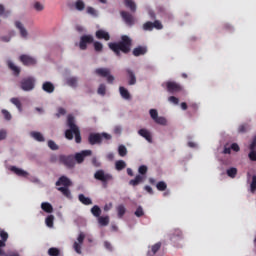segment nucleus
Wrapping results in <instances>:
<instances>
[{
	"instance_id": "19",
	"label": "nucleus",
	"mask_w": 256,
	"mask_h": 256,
	"mask_svg": "<svg viewBox=\"0 0 256 256\" xmlns=\"http://www.w3.org/2000/svg\"><path fill=\"white\" fill-rule=\"evenodd\" d=\"M138 135H140V137H143L144 139H146V141H148V143H153V138H151V132H149V130L142 128L138 131Z\"/></svg>"
},
{
	"instance_id": "48",
	"label": "nucleus",
	"mask_w": 256,
	"mask_h": 256,
	"mask_svg": "<svg viewBox=\"0 0 256 256\" xmlns=\"http://www.w3.org/2000/svg\"><path fill=\"white\" fill-rule=\"evenodd\" d=\"M251 193H255L256 191V175L252 176V182L250 184Z\"/></svg>"
},
{
	"instance_id": "47",
	"label": "nucleus",
	"mask_w": 256,
	"mask_h": 256,
	"mask_svg": "<svg viewBox=\"0 0 256 256\" xmlns=\"http://www.w3.org/2000/svg\"><path fill=\"white\" fill-rule=\"evenodd\" d=\"M156 187L158 191H165V189H167V183H165L164 181H160L157 183Z\"/></svg>"
},
{
	"instance_id": "55",
	"label": "nucleus",
	"mask_w": 256,
	"mask_h": 256,
	"mask_svg": "<svg viewBox=\"0 0 256 256\" xmlns=\"http://www.w3.org/2000/svg\"><path fill=\"white\" fill-rule=\"evenodd\" d=\"M0 41L3 43H10L11 42V36L5 35V36H0Z\"/></svg>"
},
{
	"instance_id": "11",
	"label": "nucleus",
	"mask_w": 256,
	"mask_h": 256,
	"mask_svg": "<svg viewBox=\"0 0 256 256\" xmlns=\"http://www.w3.org/2000/svg\"><path fill=\"white\" fill-rule=\"evenodd\" d=\"M60 163L68 167V169H73L75 167V157L73 156H60Z\"/></svg>"
},
{
	"instance_id": "63",
	"label": "nucleus",
	"mask_w": 256,
	"mask_h": 256,
	"mask_svg": "<svg viewBox=\"0 0 256 256\" xmlns=\"http://www.w3.org/2000/svg\"><path fill=\"white\" fill-rule=\"evenodd\" d=\"M92 163H93L94 167H101V162H99V160H97V158H93Z\"/></svg>"
},
{
	"instance_id": "43",
	"label": "nucleus",
	"mask_w": 256,
	"mask_h": 256,
	"mask_svg": "<svg viewBox=\"0 0 256 256\" xmlns=\"http://www.w3.org/2000/svg\"><path fill=\"white\" fill-rule=\"evenodd\" d=\"M55 221V216L53 215H49L48 217H46L45 219V223L46 225L51 229L53 228V223Z\"/></svg>"
},
{
	"instance_id": "9",
	"label": "nucleus",
	"mask_w": 256,
	"mask_h": 256,
	"mask_svg": "<svg viewBox=\"0 0 256 256\" xmlns=\"http://www.w3.org/2000/svg\"><path fill=\"white\" fill-rule=\"evenodd\" d=\"M22 91H33L35 89V79L33 77L24 78L21 81Z\"/></svg>"
},
{
	"instance_id": "12",
	"label": "nucleus",
	"mask_w": 256,
	"mask_h": 256,
	"mask_svg": "<svg viewBox=\"0 0 256 256\" xmlns=\"http://www.w3.org/2000/svg\"><path fill=\"white\" fill-rule=\"evenodd\" d=\"M92 153L93 152L91 150H83L79 153H76L74 156V161L81 164V163H83V161H85V157H90V155H92Z\"/></svg>"
},
{
	"instance_id": "24",
	"label": "nucleus",
	"mask_w": 256,
	"mask_h": 256,
	"mask_svg": "<svg viewBox=\"0 0 256 256\" xmlns=\"http://www.w3.org/2000/svg\"><path fill=\"white\" fill-rule=\"evenodd\" d=\"M167 89L170 93H175L177 91H181V85L177 82H167Z\"/></svg>"
},
{
	"instance_id": "53",
	"label": "nucleus",
	"mask_w": 256,
	"mask_h": 256,
	"mask_svg": "<svg viewBox=\"0 0 256 256\" xmlns=\"http://www.w3.org/2000/svg\"><path fill=\"white\" fill-rule=\"evenodd\" d=\"M169 103H173V105H179V98L175 96H170L168 98Z\"/></svg>"
},
{
	"instance_id": "44",
	"label": "nucleus",
	"mask_w": 256,
	"mask_h": 256,
	"mask_svg": "<svg viewBox=\"0 0 256 256\" xmlns=\"http://www.w3.org/2000/svg\"><path fill=\"white\" fill-rule=\"evenodd\" d=\"M227 175L228 177H231V179H235V177L237 176V168H234V167L229 168L227 170Z\"/></svg>"
},
{
	"instance_id": "7",
	"label": "nucleus",
	"mask_w": 256,
	"mask_h": 256,
	"mask_svg": "<svg viewBox=\"0 0 256 256\" xmlns=\"http://www.w3.org/2000/svg\"><path fill=\"white\" fill-rule=\"evenodd\" d=\"M94 179H96V181H101L103 185H107L109 181H113V175L105 172V170H97L94 173Z\"/></svg>"
},
{
	"instance_id": "33",
	"label": "nucleus",
	"mask_w": 256,
	"mask_h": 256,
	"mask_svg": "<svg viewBox=\"0 0 256 256\" xmlns=\"http://www.w3.org/2000/svg\"><path fill=\"white\" fill-rule=\"evenodd\" d=\"M125 6L132 11V13H135L137 11V4L133 0H124Z\"/></svg>"
},
{
	"instance_id": "32",
	"label": "nucleus",
	"mask_w": 256,
	"mask_h": 256,
	"mask_svg": "<svg viewBox=\"0 0 256 256\" xmlns=\"http://www.w3.org/2000/svg\"><path fill=\"white\" fill-rule=\"evenodd\" d=\"M41 209L45 213H53V205H51V203H49V202H42Z\"/></svg>"
},
{
	"instance_id": "38",
	"label": "nucleus",
	"mask_w": 256,
	"mask_h": 256,
	"mask_svg": "<svg viewBox=\"0 0 256 256\" xmlns=\"http://www.w3.org/2000/svg\"><path fill=\"white\" fill-rule=\"evenodd\" d=\"M160 249H161V242H158V243L154 244L151 247V251H148V256L155 255V253H157V251H159Z\"/></svg>"
},
{
	"instance_id": "34",
	"label": "nucleus",
	"mask_w": 256,
	"mask_h": 256,
	"mask_svg": "<svg viewBox=\"0 0 256 256\" xmlns=\"http://www.w3.org/2000/svg\"><path fill=\"white\" fill-rule=\"evenodd\" d=\"M147 53V48L139 46L133 50V55L139 57V55H145Z\"/></svg>"
},
{
	"instance_id": "10",
	"label": "nucleus",
	"mask_w": 256,
	"mask_h": 256,
	"mask_svg": "<svg viewBox=\"0 0 256 256\" xmlns=\"http://www.w3.org/2000/svg\"><path fill=\"white\" fill-rule=\"evenodd\" d=\"M83 241H85V233L81 232L78 235L77 241L73 244V249L78 255H81L82 253L81 246L83 245Z\"/></svg>"
},
{
	"instance_id": "28",
	"label": "nucleus",
	"mask_w": 256,
	"mask_h": 256,
	"mask_svg": "<svg viewBox=\"0 0 256 256\" xmlns=\"http://www.w3.org/2000/svg\"><path fill=\"white\" fill-rule=\"evenodd\" d=\"M7 65L9 67V69H11V71H13V73L15 75H19V73H21V68H19L17 65H15V63H13V61L8 60Z\"/></svg>"
},
{
	"instance_id": "6",
	"label": "nucleus",
	"mask_w": 256,
	"mask_h": 256,
	"mask_svg": "<svg viewBox=\"0 0 256 256\" xmlns=\"http://www.w3.org/2000/svg\"><path fill=\"white\" fill-rule=\"evenodd\" d=\"M103 139H105L106 141H110V139H112V136H111V134H108V133L90 134L89 143H90V145H97V144L101 143V141H103Z\"/></svg>"
},
{
	"instance_id": "39",
	"label": "nucleus",
	"mask_w": 256,
	"mask_h": 256,
	"mask_svg": "<svg viewBox=\"0 0 256 256\" xmlns=\"http://www.w3.org/2000/svg\"><path fill=\"white\" fill-rule=\"evenodd\" d=\"M115 167H116L117 171H123V169H125L127 167V163H125V161H123V160H118L115 163Z\"/></svg>"
},
{
	"instance_id": "51",
	"label": "nucleus",
	"mask_w": 256,
	"mask_h": 256,
	"mask_svg": "<svg viewBox=\"0 0 256 256\" xmlns=\"http://www.w3.org/2000/svg\"><path fill=\"white\" fill-rule=\"evenodd\" d=\"M48 255H50V256H59V249L58 248H50L48 250Z\"/></svg>"
},
{
	"instance_id": "35",
	"label": "nucleus",
	"mask_w": 256,
	"mask_h": 256,
	"mask_svg": "<svg viewBox=\"0 0 256 256\" xmlns=\"http://www.w3.org/2000/svg\"><path fill=\"white\" fill-rule=\"evenodd\" d=\"M78 199H79L80 203H83V205H93V201L91 200V198L86 197L83 194H80L78 196Z\"/></svg>"
},
{
	"instance_id": "18",
	"label": "nucleus",
	"mask_w": 256,
	"mask_h": 256,
	"mask_svg": "<svg viewBox=\"0 0 256 256\" xmlns=\"http://www.w3.org/2000/svg\"><path fill=\"white\" fill-rule=\"evenodd\" d=\"M10 171H12V173H15V175H18V177H28L29 176V172H27L21 168H17V166H11Z\"/></svg>"
},
{
	"instance_id": "56",
	"label": "nucleus",
	"mask_w": 256,
	"mask_h": 256,
	"mask_svg": "<svg viewBox=\"0 0 256 256\" xmlns=\"http://www.w3.org/2000/svg\"><path fill=\"white\" fill-rule=\"evenodd\" d=\"M248 157L251 161H256V150H250Z\"/></svg>"
},
{
	"instance_id": "64",
	"label": "nucleus",
	"mask_w": 256,
	"mask_h": 256,
	"mask_svg": "<svg viewBox=\"0 0 256 256\" xmlns=\"http://www.w3.org/2000/svg\"><path fill=\"white\" fill-rule=\"evenodd\" d=\"M188 147H190L191 149H197L198 145L197 143L190 141L188 142Z\"/></svg>"
},
{
	"instance_id": "1",
	"label": "nucleus",
	"mask_w": 256,
	"mask_h": 256,
	"mask_svg": "<svg viewBox=\"0 0 256 256\" xmlns=\"http://www.w3.org/2000/svg\"><path fill=\"white\" fill-rule=\"evenodd\" d=\"M67 127H69V129L65 131L66 139L71 140L75 135L76 143H81V131H79V127L75 124V117L73 115H68Z\"/></svg>"
},
{
	"instance_id": "16",
	"label": "nucleus",
	"mask_w": 256,
	"mask_h": 256,
	"mask_svg": "<svg viewBox=\"0 0 256 256\" xmlns=\"http://www.w3.org/2000/svg\"><path fill=\"white\" fill-rule=\"evenodd\" d=\"M20 61L23 63V65H35L37 63V59L29 55L20 56Z\"/></svg>"
},
{
	"instance_id": "54",
	"label": "nucleus",
	"mask_w": 256,
	"mask_h": 256,
	"mask_svg": "<svg viewBox=\"0 0 256 256\" xmlns=\"http://www.w3.org/2000/svg\"><path fill=\"white\" fill-rule=\"evenodd\" d=\"M67 111L65 108H58V111L56 113V117H63V115H66Z\"/></svg>"
},
{
	"instance_id": "52",
	"label": "nucleus",
	"mask_w": 256,
	"mask_h": 256,
	"mask_svg": "<svg viewBox=\"0 0 256 256\" xmlns=\"http://www.w3.org/2000/svg\"><path fill=\"white\" fill-rule=\"evenodd\" d=\"M136 217H143L145 215V212L143 211V207H138L134 213Z\"/></svg>"
},
{
	"instance_id": "29",
	"label": "nucleus",
	"mask_w": 256,
	"mask_h": 256,
	"mask_svg": "<svg viewBox=\"0 0 256 256\" xmlns=\"http://www.w3.org/2000/svg\"><path fill=\"white\" fill-rule=\"evenodd\" d=\"M109 73H111V70H109L108 68H97L95 70V74L99 77H107Z\"/></svg>"
},
{
	"instance_id": "20",
	"label": "nucleus",
	"mask_w": 256,
	"mask_h": 256,
	"mask_svg": "<svg viewBox=\"0 0 256 256\" xmlns=\"http://www.w3.org/2000/svg\"><path fill=\"white\" fill-rule=\"evenodd\" d=\"M119 93L122 99H124L125 101H131V93L129 92V90H127V88L120 86Z\"/></svg>"
},
{
	"instance_id": "23",
	"label": "nucleus",
	"mask_w": 256,
	"mask_h": 256,
	"mask_svg": "<svg viewBox=\"0 0 256 256\" xmlns=\"http://www.w3.org/2000/svg\"><path fill=\"white\" fill-rule=\"evenodd\" d=\"M122 18L124 19L125 23L127 25H134L135 24V18H133V15H131L128 12H121Z\"/></svg>"
},
{
	"instance_id": "61",
	"label": "nucleus",
	"mask_w": 256,
	"mask_h": 256,
	"mask_svg": "<svg viewBox=\"0 0 256 256\" xmlns=\"http://www.w3.org/2000/svg\"><path fill=\"white\" fill-rule=\"evenodd\" d=\"M231 149H232L233 151L239 152V151H240L239 144L233 143V144L231 145Z\"/></svg>"
},
{
	"instance_id": "2",
	"label": "nucleus",
	"mask_w": 256,
	"mask_h": 256,
	"mask_svg": "<svg viewBox=\"0 0 256 256\" xmlns=\"http://www.w3.org/2000/svg\"><path fill=\"white\" fill-rule=\"evenodd\" d=\"M109 47L119 57L122 53H129L131 51V38L122 36V41L119 43H109Z\"/></svg>"
},
{
	"instance_id": "36",
	"label": "nucleus",
	"mask_w": 256,
	"mask_h": 256,
	"mask_svg": "<svg viewBox=\"0 0 256 256\" xmlns=\"http://www.w3.org/2000/svg\"><path fill=\"white\" fill-rule=\"evenodd\" d=\"M98 223L101 227H107L109 225V216H99Z\"/></svg>"
},
{
	"instance_id": "49",
	"label": "nucleus",
	"mask_w": 256,
	"mask_h": 256,
	"mask_svg": "<svg viewBox=\"0 0 256 256\" xmlns=\"http://www.w3.org/2000/svg\"><path fill=\"white\" fill-rule=\"evenodd\" d=\"M34 9L36 11H43V9H45V5H43L41 2H34Z\"/></svg>"
},
{
	"instance_id": "37",
	"label": "nucleus",
	"mask_w": 256,
	"mask_h": 256,
	"mask_svg": "<svg viewBox=\"0 0 256 256\" xmlns=\"http://www.w3.org/2000/svg\"><path fill=\"white\" fill-rule=\"evenodd\" d=\"M1 113H2V116H3V119H4V121H12L13 120V114H11L10 112H9V110H7V109H2L1 110Z\"/></svg>"
},
{
	"instance_id": "25",
	"label": "nucleus",
	"mask_w": 256,
	"mask_h": 256,
	"mask_svg": "<svg viewBox=\"0 0 256 256\" xmlns=\"http://www.w3.org/2000/svg\"><path fill=\"white\" fill-rule=\"evenodd\" d=\"M96 37H97V39H104V41H109L111 39L109 32L102 30V29L96 31Z\"/></svg>"
},
{
	"instance_id": "21",
	"label": "nucleus",
	"mask_w": 256,
	"mask_h": 256,
	"mask_svg": "<svg viewBox=\"0 0 256 256\" xmlns=\"http://www.w3.org/2000/svg\"><path fill=\"white\" fill-rule=\"evenodd\" d=\"M42 91H44L45 93H54L55 92V85H53V83L47 81V82H44L42 84Z\"/></svg>"
},
{
	"instance_id": "41",
	"label": "nucleus",
	"mask_w": 256,
	"mask_h": 256,
	"mask_svg": "<svg viewBox=\"0 0 256 256\" xmlns=\"http://www.w3.org/2000/svg\"><path fill=\"white\" fill-rule=\"evenodd\" d=\"M91 213L94 217H97L99 219V217H101V208L95 205L91 208Z\"/></svg>"
},
{
	"instance_id": "15",
	"label": "nucleus",
	"mask_w": 256,
	"mask_h": 256,
	"mask_svg": "<svg viewBox=\"0 0 256 256\" xmlns=\"http://www.w3.org/2000/svg\"><path fill=\"white\" fill-rule=\"evenodd\" d=\"M0 237L2 239L0 240V256H1V255H5V250L3 249V247H5L7 243V239H9V234L5 231H1Z\"/></svg>"
},
{
	"instance_id": "50",
	"label": "nucleus",
	"mask_w": 256,
	"mask_h": 256,
	"mask_svg": "<svg viewBox=\"0 0 256 256\" xmlns=\"http://www.w3.org/2000/svg\"><path fill=\"white\" fill-rule=\"evenodd\" d=\"M48 147L52 149V151H57V149H59V146H57L53 140L48 141Z\"/></svg>"
},
{
	"instance_id": "40",
	"label": "nucleus",
	"mask_w": 256,
	"mask_h": 256,
	"mask_svg": "<svg viewBox=\"0 0 256 256\" xmlns=\"http://www.w3.org/2000/svg\"><path fill=\"white\" fill-rule=\"evenodd\" d=\"M127 153L128 151L125 145L121 144L118 146V155H120V157H125Z\"/></svg>"
},
{
	"instance_id": "8",
	"label": "nucleus",
	"mask_w": 256,
	"mask_h": 256,
	"mask_svg": "<svg viewBox=\"0 0 256 256\" xmlns=\"http://www.w3.org/2000/svg\"><path fill=\"white\" fill-rule=\"evenodd\" d=\"M14 25L18 30L21 39H23L24 41L29 40V30H27L25 24H23L21 21H16Z\"/></svg>"
},
{
	"instance_id": "5",
	"label": "nucleus",
	"mask_w": 256,
	"mask_h": 256,
	"mask_svg": "<svg viewBox=\"0 0 256 256\" xmlns=\"http://www.w3.org/2000/svg\"><path fill=\"white\" fill-rule=\"evenodd\" d=\"M149 115L152 121L156 123V125H162V127H165L167 125V118H165L164 116H159V111L157 109H150Z\"/></svg>"
},
{
	"instance_id": "62",
	"label": "nucleus",
	"mask_w": 256,
	"mask_h": 256,
	"mask_svg": "<svg viewBox=\"0 0 256 256\" xmlns=\"http://www.w3.org/2000/svg\"><path fill=\"white\" fill-rule=\"evenodd\" d=\"M108 83H113L115 81V77L109 73V75L106 76Z\"/></svg>"
},
{
	"instance_id": "57",
	"label": "nucleus",
	"mask_w": 256,
	"mask_h": 256,
	"mask_svg": "<svg viewBox=\"0 0 256 256\" xmlns=\"http://www.w3.org/2000/svg\"><path fill=\"white\" fill-rule=\"evenodd\" d=\"M114 133H115V135H121V133H123V127L115 126L114 127Z\"/></svg>"
},
{
	"instance_id": "27",
	"label": "nucleus",
	"mask_w": 256,
	"mask_h": 256,
	"mask_svg": "<svg viewBox=\"0 0 256 256\" xmlns=\"http://www.w3.org/2000/svg\"><path fill=\"white\" fill-rule=\"evenodd\" d=\"M10 103H12V105L16 106L19 113L23 112V104H21V100H19V98H15V97L11 98Z\"/></svg>"
},
{
	"instance_id": "60",
	"label": "nucleus",
	"mask_w": 256,
	"mask_h": 256,
	"mask_svg": "<svg viewBox=\"0 0 256 256\" xmlns=\"http://www.w3.org/2000/svg\"><path fill=\"white\" fill-rule=\"evenodd\" d=\"M6 138H7V131L0 130V141H3Z\"/></svg>"
},
{
	"instance_id": "30",
	"label": "nucleus",
	"mask_w": 256,
	"mask_h": 256,
	"mask_svg": "<svg viewBox=\"0 0 256 256\" xmlns=\"http://www.w3.org/2000/svg\"><path fill=\"white\" fill-rule=\"evenodd\" d=\"M129 85H135L137 83V77L135 76V72L131 69H127Z\"/></svg>"
},
{
	"instance_id": "42",
	"label": "nucleus",
	"mask_w": 256,
	"mask_h": 256,
	"mask_svg": "<svg viewBox=\"0 0 256 256\" xmlns=\"http://www.w3.org/2000/svg\"><path fill=\"white\" fill-rule=\"evenodd\" d=\"M74 5L77 11L85 10V2H83V0H77Z\"/></svg>"
},
{
	"instance_id": "4",
	"label": "nucleus",
	"mask_w": 256,
	"mask_h": 256,
	"mask_svg": "<svg viewBox=\"0 0 256 256\" xmlns=\"http://www.w3.org/2000/svg\"><path fill=\"white\" fill-rule=\"evenodd\" d=\"M147 171H149V168L146 165H141L138 168V175H136V177L132 180L129 181V185H131L132 187H137V185L143 183V181H145V176L143 175H147Z\"/></svg>"
},
{
	"instance_id": "31",
	"label": "nucleus",
	"mask_w": 256,
	"mask_h": 256,
	"mask_svg": "<svg viewBox=\"0 0 256 256\" xmlns=\"http://www.w3.org/2000/svg\"><path fill=\"white\" fill-rule=\"evenodd\" d=\"M97 94L100 95V97H105V95H107V84H99Z\"/></svg>"
},
{
	"instance_id": "26",
	"label": "nucleus",
	"mask_w": 256,
	"mask_h": 256,
	"mask_svg": "<svg viewBox=\"0 0 256 256\" xmlns=\"http://www.w3.org/2000/svg\"><path fill=\"white\" fill-rule=\"evenodd\" d=\"M116 211H117L118 219H123L125 213H127V208L125 207V205L119 204L116 207Z\"/></svg>"
},
{
	"instance_id": "13",
	"label": "nucleus",
	"mask_w": 256,
	"mask_h": 256,
	"mask_svg": "<svg viewBox=\"0 0 256 256\" xmlns=\"http://www.w3.org/2000/svg\"><path fill=\"white\" fill-rule=\"evenodd\" d=\"M89 43H93V36L91 35H84L80 38V43H79V47L81 49V51H85V49H87V45H89Z\"/></svg>"
},
{
	"instance_id": "58",
	"label": "nucleus",
	"mask_w": 256,
	"mask_h": 256,
	"mask_svg": "<svg viewBox=\"0 0 256 256\" xmlns=\"http://www.w3.org/2000/svg\"><path fill=\"white\" fill-rule=\"evenodd\" d=\"M113 209V203L112 202H110V203H108V204H105V206H104V211L107 213V212H109V211H111Z\"/></svg>"
},
{
	"instance_id": "45",
	"label": "nucleus",
	"mask_w": 256,
	"mask_h": 256,
	"mask_svg": "<svg viewBox=\"0 0 256 256\" xmlns=\"http://www.w3.org/2000/svg\"><path fill=\"white\" fill-rule=\"evenodd\" d=\"M87 13H88V15H91L92 17H99V12L93 7H88Z\"/></svg>"
},
{
	"instance_id": "22",
	"label": "nucleus",
	"mask_w": 256,
	"mask_h": 256,
	"mask_svg": "<svg viewBox=\"0 0 256 256\" xmlns=\"http://www.w3.org/2000/svg\"><path fill=\"white\" fill-rule=\"evenodd\" d=\"M30 137L34 139V141H38V143H44L45 136L41 132L32 131L30 132Z\"/></svg>"
},
{
	"instance_id": "46",
	"label": "nucleus",
	"mask_w": 256,
	"mask_h": 256,
	"mask_svg": "<svg viewBox=\"0 0 256 256\" xmlns=\"http://www.w3.org/2000/svg\"><path fill=\"white\" fill-rule=\"evenodd\" d=\"M94 49L97 53H101L103 51V44L99 41L94 42Z\"/></svg>"
},
{
	"instance_id": "3",
	"label": "nucleus",
	"mask_w": 256,
	"mask_h": 256,
	"mask_svg": "<svg viewBox=\"0 0 256 256\" xmlns=\"http://www.w3.org/2000/svg\"><path fill=\"white\" fill-rule=\"evenodd\" d=\"M64 186V187H61ZM73 183L71 182V179L67 178V176H61L58 181L56 182V187L66 197L67 199H73V196L71 195V190H69V187H71Z\"/></svg>"
},
{
	"instance_id": "14",
	"label": "nucleus",
	"mask_w": 256,
	"mask_h": 256,
	"mask_svg": "<svg viewBox=\"0 0 256 256\" xmlns=\"http://www.w3.org/2000/svg\"><path fill=\"white\" fill-rule=\"evenodd\" d=\"M144 31H153V29H163V24H161L159 21L153 22H146L143 25Z\"/></svg>"
},
{
	"instance_id": "59",
	"label": "nucleus",
	"mask_w": 256,
	"mask_h": 256,
	"mask_svg": "<svg viewBox=\"0 0 256 256\" xmlns=\"http://www.w3.org/2000/svg\"><path fill=\"white\" fill-rule=\"evenodd\" d=\"M238 131L239 133H245L247 131V125L246 124H242L238 127Z\"/></svg>"
},
{
	"instance_id": "17",
	"label": "nucleus",
	"mask_w": 256,
	"mask_h": 256,
	"mask_svg": "<svg viewBox=\"0 0 256 256\" xmlns=\"http://www.w3.org/2000/svg\"><path fill=\"white\" fill-rule=\"evenodd\" d=\"M66 83L68 87H71L72 89H77V87H79V78L75 76H70L66 78Z\"/></svg>"
}]
</instances>
